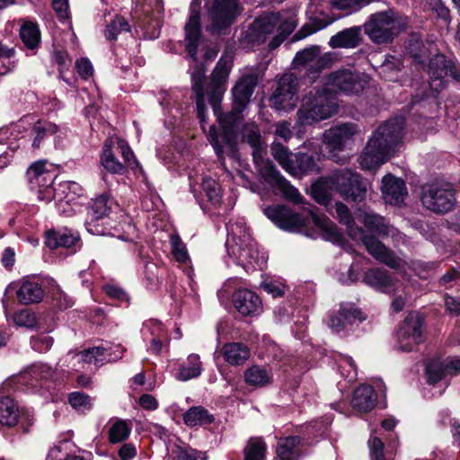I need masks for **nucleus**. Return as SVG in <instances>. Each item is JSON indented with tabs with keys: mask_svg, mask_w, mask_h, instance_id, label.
<instances>
[{
	"mask_svg": "<svg viewBox=\"0 0 460 460\" xmlns=\"http://www.w3.org/2000/svg\"><path fill=\"white\" fill-rule=\"evenodd\" d=\"M257 83V76L254 75L242 76L232 90L233 110L226 116L219 117L222 132L219 133L213 125L209 127L208 139L219 159L223 158L226 151L233 152L234 149L237 139V125L242 118V111L250 102Z\"/></svg>",
	"mask_w": 460,
	"mask_h": 460,
	"instance_id": "nucleus-1",
	"label": "nucleus"
},
{
	"mask_svg": "<svg viewBox=\"0 0 460 460\" xmlns=\"http://www.w3.org/2000/svg\"><path fill=\"white\" fill-rule=\"evenodd\" d=\"M403 118H394L382 124L368 140L359 157L363 169L371 170L385 163L402 143L404 136Z\"/></svg>",
	"mask_w": 460,
	"mask_h": 460,
	"instance_id": "nucleus-2",
	"label": "nucleus"
},
{
	"mask_svg": "<svg viewBox=\"0 0 460 460\" xmlns=\"http://www.w3.org/2000/svg\"><path fill=\"white\" fill-rule=\"evenodd\" d=\"M335 190L345 199L361 201L367 194V186L359 174L349 169L333 172L330 176L322 178L311 187L312 196L320 204L327 205L332 191Z\"/></svg>",
	"mask_w": 460,
	"mask_h": 460,
	"instance_id": "nucleus-3",
	"label": "nucleus"
},
{
	"mask_svg": "<svg viewBox=\"0 0 460 460\" xmlns=\"http://www.w3.org/2000/svg\"><path fill=\"white\" fill-rule=\"evenodd\" d=\"M27 175L31 188H38V196L40 200L49 202L55 199L58 200L57 208L60 213L66 216L73 214L74 208L70 204L72 199L64 196V193L72 187H76L75 183L64 181L59 183L58 188L56 189L53 186L56 174L46 168L44 162L34 163L28 169Z\"/></svg>",
	"mask_w": 460,
	"mask_h": 460,
	"instance_id": "nucleus-4",
	"label": "nucleus"
},
{
	"mask_svg": "<svg viewBox=\"0 0 460 460\" xmlns=\"http://www.w3.org/2000/svg\"><path fill=\"white\" fill-rule=\"evenodd\" d=\"M335 211L340 223L346 226L349 235L353 240H360L367 251L376 261L387 265L392 269H399L403 261L394 252L387 248L381 241L357 226L349 208L341 202H336Z\"/></svg>",
	"mask_w": 460,
	"mask_h": 460,
	"instance_id": "nucleus-5",
	"label": "nucleus"
},
{
	"mask_svg": "<svg viewBox=\"0 0 460 460\" xmlns=\"http://www.w3.org/2000/svg\"><path fill=\"white\" fill-rule=\"evenodd\" d=\"M408 24L405 16L392 9L371 14L364 23V32L375 44H388L394 41Z\"/></svg>",
	"mask_w": 460,
	"mask_h": 460,
	"instance_id": "nucleus-6",
	"label": "nucleus"
},
{
	"mask_svg": "<svg viewBox=\"0 0 460 460\" xmlns=\"http://www.w3.org/2000/svg\"><path fill=\"white\" fill-rule=\"evenodd\" d=\"M339 105L331 91L325 87L311 91L303 100L296 112L297 123L312 125L327 119L338 112Z\"/></svg>",
	"mask_w": 460,
	"mask_h": 460,
	"instance_id": "nucleus-7",
	"label": "nucleus"
},
{
	"mask_svg": "<svg viewBox=\"0 0 460 460\" xmlns=\"http://www.w3.org/2000/svg\"><path fill=\"white\" fill-rule=\"evenodd\" d=\"M420 199L422 206L438 215L452 210L456 204V190L446 181H433L420 187Z\"/></svg>",
	"mask_w": 460,
	"mask_h": 460,
	"instance_id": "nucleus-8",
	"label": "nucleus"
},
{
	"mask_svg": "<svg viewBox=\"0 0 460 460\" xmlns=\"http://www.w3.org/2000/svg\"><path fill=\"white\" fill-rule=\"evenodd\" d=\"M264 154L265 150L252 155L255 167L264 181L278 190L286 199L295 203L302 202V196L297 189L279 173L273 163L264 157Z\"/></svg>",
	"mask_w": 460,
	"mask_h": 460,
	"instance_id": "nucleus-9",
	"label": "nucleus"
},
{
	"mask_svg": "<svg viewBox=\"0 0 460 460\" xmlns=\"http://www.w3.org/2000/svg\"><path fill=\"white\" fill-rule=\"evenodd\" d=\"M368 83L369 76L364 73L341 69L328 75L325 85L331 92L350 95L361 93Z\"/></svg>",
	"mask_w": 460,
	"mask_h": 460,
	"instance_id": "nucleus-10",
	"label": "nucleus"
},
{
	"mask_svg": "<svg viewBox=\"0 0 460 460\" xmlns=\"http://www.w3.org/2000/svg\"><path fill=\"white\" fill-rule=\"evenodd\" d=\"M228 234L231 237V240L228 239L226 242L229 254L235 257L240 264H252L258 251L246 230H243L236 224H232Z\"/></svg>",
	"mask_w": 460,
	"mask_h": 460,
	"instance_id": "nucleus-11",
	"label": "nucleus"
},
{
	"mask_svg": "<svg viewBox=\"0 0 460 460\" xmlns=\"http://www.w3.org/2000/svg\"><path fill=\"white\" fill-rule=\"evenodd\" d=\"M428 74L430 82L429 87L431 92L438 93L445 88V77L450 75L454 80L460 83V66L447 59L443 54H437L432 57L428 65Z\"/></svg>",
	"mask_w": 460,
	"mask_h": 460,
	"instance_id": "nucleus-12",
	"label": "nucleus"
},
{
	"mask_svg": "<svg viewBox=\"0 0 460 460\" xmlns=\"http://www.w3.org/2000/svg\"><path fill=\"white\" fill-rule=\"evenodd\" d=\"M239 13L238 0H213L208 8L210 24L208 30L219 33L231 26Z\"/></svg>",
	"mask_w": 460,
	"mask_h": 460,
	"instance_id": "nucleus-13",
	"label": "nucleus"
},
{
	"mask_svg": "<svg viewBox=\"0 0 460 460\" xmlns=\"http://www.w3.org/2000/svg\"><path fill=\"white\" fill-rule=\"evenodd\" d=\"M333 60V55L331 52L321 54L319 47L311 46L298 51L293 59V64L295 67L305 66L307 76L314 79L322 70L330 67Z\"/></svg>",
	"mask_w": 460,
	"mask_h": 460,
	"instance_id": "nucleus-14",
	"label": "nucleus"
},
{
	"mask_svg": "<svg viewBox=\"0 0 460 460\" xmlns=\"http://www.w3.org/2000/svg\"><path fill=\"white\" fill-rule=\"evenodd\" d=\"M297 100V78L292 74H286L278 81L270 99V105L277 111H288L294 109Z\"/></svg>",
	"mask_w": 460,
	"mask_h": 460,
	"instance_id": "nucleus-15",
	"label": "nucleus"
},
{
	"mask_svg": "<svg viewBox=\"0 0 460 460\" xmlns=\"http://www.w3.org/2000/svg\"><path fill=\"white\" fill-rule=\"evenodd\" d=\"M423 321L418 313H411L400 325L397 341L401 350L411 351L422 341Z\"/></svg>",
	"mask_w": 460,
	"mask_h": 460,
	"instance_id": "nucleus-16",
	"label": "nucleus"
},
{
	"mask_svg": "<svg viewBox=\"0 0 460 460\" xmlns=\"http://www.w3.org/2000/svg\"><path fill=\"white\" fill-rule=\"evenodd\" d=\"M358 133L355 123L347 122L327 129L323 133V143L331 153V158L337 161L335 152L344 150L347 145L352 142L353 137Z\"/></svg>",
	"mask_w": 460,
	"mask_h": 460,
	"instance_id": "nucleus-17",
	"label": "nucleus"
},
{
	"mask_svg": "<svg viewBox=\"0 0 460 460\" xmlns=\"http://www.w3.org/2000/svg\"><path fill=\"white\" fill-rule=\"evenodd\" d=\"M358 217L365 227L372 233L383 238L391 237L395 243L404 242V235L380 215L373 211L360 209Z\"/></svg>",
	"mask_w": 460,
	"mask_h": 460,
	"instance_id": "nucleus-18",
	"label": "nucleus"
},
{
	"mask_svg": "<svg viewBox=\"0 0 460 460\" xmlns=\"http://www.w3.org/2000/svg\"><path fill=\"white\" fill-rule=\"evenodd\" d=\"M363 320L362 313L353 304L341 303L338 309L330 313L327 324L334 332H340Z\"/></svg>",
	"mask_w": 460,
	"mask_h": 460,
	"instance_id": "nucleus-19",
	"label": "nucleus"
},
{
	"mask_svg": "<svg viewBox=\"0 0 460 460\" xmlns=\"http://www.w3.org/2000/svg\"><path fill=\"white\" fill-rule=\"evenodd\" d=\"M363 282L380 292L396 294L402 291L405 293L403 285L383 269L367 270L363 276Z\"/></svg>",
	"mask_w": 460,
	"mask_h": 460,
	"instance_id": "nucleus-20",
	"label": "nucleus"
},
{
	"mask_svg": "<svg viewBox=\"0 0 460 460\" xmlns=\"http://www.w3.org/2000/svg\"><path fill=\"white\" fill-rule=\"evenodd\" d=\"M264 214L276 226L285 230L295 231L305 224L299 214L283 205L268 207L264 209Z\"/></svg>",
	"mask_w": 460,
	"mask_h": 460,
	"instance_id": "nucleus-21",
	"label": "nucleus"
},
{
	"mask_svg": "<svg viewBox=\"0 0 460 460\" xmlns=\"http://www.w3.org/2000/svg\"><path fill=\"white\" fill-rule=\"evenodd\" d=\"M111 200L104 195L92 201L85 219V226L89 233L96 235L103 234V228L96 224V222L108 216L111 210Z\"/></svg>",
	"mask_w": 460,
	"mask_h": 460,
	"instance_id": "nucleus-22",
	"label": "nucleus"
},
{
	"mask_svg": "<svg viewBox=\"0 0 460 460\" xmlns=\"http://www.w3.org/2000/svg\"><path fill=\"white\" fill-rule=\"evenodd\" d=\"M381 191L385 201L394 205L402 203L407 196L405 182L391 174L383 178Z\"/></svg>",
	"mask_w": 460,
	"mask_h": 460,
	"instance_id": "nucleus-23",
	"label": "nucleus"
},
{
	"mask_svg": "<svg viewBox=\"0 0 460 460\" xmlns=\"http://www.w3.org/2000/svg\"><path fill=\"white\" fill-rule=\"evenodd\" d=\"M234 305L243 315H252L257 314L261 306L260 297L251 290H237L233 296Z\"/></svg>",
	"mask_w": 460,
	"mask_h": 460,
	"instance_id": "nucleus-24",
	"label": "nucleus"
},
{
	"mask_svg": "<svg viewBox=\"0 0 460 460\" xmlns=\"http://www.w3.org/2000/svg\"><path fill=\"white\" fill-rule=\"evenodd\" d=\"M279 17L275 13L258 17L250 28V36L258 43L266 40L267 36L277 30Z\"/></svg>",
	"mask_w": 460,
	"mask_h": 460,
	"instance_id": "nucleus-25",
	"label": "nucleus"
},
{
	"mask_svg": "<svg viewBox=\"0 0 460 460\" xmlns=\"http://www.w3.org/2000/svg\"><path fill=\"white\" fill-rule=\"evenodd\" d=\"M200 38V14L199 11L191 9L188 22L185 25V39L188 41L186 51L196 60L197 48Z\"/></svg>",
	"mask_w": 460,
	"mask_h": 460,
	"instance_id": "nucleus-26",
	"label": "nucleus"
},
{
	"mask_svg": "<svg viewBox=\"0 0 460 460\" xmlns=\"http://www.w3.org/2000/svg\"><path fill=\"white\" fill-rule=\"evenodd\" d=\"M16 296L21 304L31 305L40 303L45 292L41 285L33 279H23L20 288L16 290Z\"/></svg>",
	"mask_w": 460,
	"mask_h": 460,
	"instance_id": "nucleus-27",
	"label": "nucleus"
},
{
	"mask_svg": "<svg viewBox=\"0 0 460 460\" xmlns=\"http://www.w3.org/2000/svg\"><path fill=\"white\" fill-rule=\"evenodd\" d=\"M361 27L355 26L345 29L333 35L330 40L329 45L332 49L346 48L353 49L356 48L361 40Z\"/></svg>",
	"mask_w": 460,
	"mask_h": 460,
	"instance_id": "nucleus-28",
	"label": "nucleus"
},
{
	"mask_svg": "<svg viewBox=\"0 0 460 460\" xmlns=\"http://www.w3.org/2000/svg\"><path fill=\"white\" fill-rule=\"evenodd\" d=\"M79 240V235L68 229L49 230L46 232L45 243L50 249L58 247L70 248L75 246Z\"/></svg>",
	"mask_w": 460,
	"mask_h": 460,
	"instance_id": "nucleus-29",
	"label": "nucleus"
},
{
	"mask_svg": "<svg viewBox=\"0 0 460 460\" xmlns=\"http://www.w3.org/2000/svg\"><path fill=\"white\" fill-rule=\"evenodd\" d=\"M376 403V396L370 385H361L354 392L351 405L361 412H367L374 409Z\"/></svg>",
	"mask_w": 460,
	"mask_h": 460,
	"instance_id": "nucleus-30",
	"label": "nucleus"
},
{
	"mask_svg": "<svg viewBox=\"0 0 460 460\" xmlns=\"http://www.w3.org/2000/svg\"><path fill=\"white\" fill-rule=\"evenodd\" d=\"M276 452L281 460H297L303 453L301 438L297 436L280 438Z\"/></svg>",
	"mask_w": 460,
	"mask_h": 460,
	"instance_id": "nucleus-31",
	"label": "nucleus"
},
{
	"mask_svg": "<svg viewBox=\"0 0 460 460\" xmlns=\"http://www.w3.org/2000/svg\"><path fill=\"white\" fill-rule=\"evenodd\" d=\"M275 14H278L279 17L277 25L278 34L269 44L270 49H277L293 32L296 26L294 15L288 13H275Z\"/></svg>",
	"mask_w": 460,
	"mask_h": 460,
	"instance_id": "nucleus-32",
	"label": "nucleus"
},
{
	"mask_svg": "<svg viewBox=\"0 0 460 460\" xmlns=\"http://www.w3.org/2000/svg\"><path fill=\"white\" fill-rule=\"evenodd\" d=\"M317 171V165L313 155L297 153L294 155L288 172L294 176H300Z\"/></svg>",
	"mask_w": 460,
	"mask_h": 460,
	"instance_id": "nucleus-33",
	"label": "nucleus"
},
{
	"mask_svg": "<svg viewBox=\"0 0 460 460\" xmlns=\"http://www.w3.org/2000/svg\"><path fill=\"white\" fill-rule=\"evenodd\" d=\"M222 354L226 361L231 365H242L250 356L248 348L238 342L225 344Z\"/></svg>",
	"mask_w": 460,
	"mask_h": 460,
	"instance_id": "nucleus-34",
	"label": "nucleus"
},
{
	"mask_svg": "<svg viewBox=\"0 0 460 460\" xmlns=\"http://www.w3.org/2000/svg\"><path fill=\"white\" fill-rule=\"evenodd\" d=\"M215 418L201 406L190 407L183 415L184 423L189 427L210 424Z\"/></svg>",
	"mask_w": 460,
	"mask_h": 460,
	"instance_id": "nucleus-35",
	"label": "nucleus"
},
{
	"mask_svg": "<svg viewBox=\"0 0 460 460\" xmlns=\"http://www.w3.org/2000/svg\"><path fill=\"white\" fill-rule=\"evenodd\" d=\"M18 407L13 400L8 396L0 398V423L4 426L13 427L18 422Z\"/></svg>",
	"mask_w": 460,
	"mask_h": 460,
	"instance_id": "nucleus-36",
	"label": "nucleus"
},
{
	"mask_svg": "<svg viewBox=\"0 0 460 460\" xmlns=\"http://www.w3.org/2000/svg\"><path fill=\"white\" fill-rule=\"evenodd\" d=\"M131 423L125 420H115L108 429V440L111 444H118L127 440L131 433Z\"/></svg>",
	"mask_w": 460,
	"mask_h": 460,
	"instance_id": "nucleus-37",
	"label": "nucleus"
},
{
	"mask_svg": "<svg viewBox=\"0 0 460 460\" xmlns=\"http://www.w3.org/2000/svg\"><path fill=\"white\" fill-rule=\"evenodd\" d=\"M243 137L252 148V155L265 150L260 129L255 123L248 122L244 125Z\"/></svg>",
	"mask_w": 460,
	"mask_h": 460,
	"instance_id": "nucleus-38",
	"label": "nucleus"
},
{
	"mask_svg": "<svg viewBox=\"0 0 460 460\" xmlns=\"http://www.w3.org/2000/svg\"><path fill=\"white\" fill-rule=\"evenodd\" d=\"M201 371L202 364L199 360V357L196 354H192L189 356L187 362L181 367L177 379L187 381L199 376Z\"/></svg>",
	"mask_w": 460,
	"mask_h": 460,
	"instance_id": "nucleus-39",
	"label": "nucleus"
},
{
	"mask_svg": "<svg viewBox=\"0 0 460 460\" xmlns=\"http://www.w3.org/2000/svg\"><path fill=\"white\" fill-rule=\"evenodd\" d=\"M20 36L23 44L30 49H34L40 42V29L31 22L23 23L20 30Z\"/></svg>",
	"mask_w": 460,
	"mask_h": 460,
	"instance_id": "nucleus-40",
	"label": "nucleus"
},
{
	"mask_svg": "<svg viewBox=\"0 0 460 460\" xmlns=\"http://www.w3.org/2000/svg\"><path fill=\"white\" fill-rule=\"evenodd\" d=\"M244 379L250 385L263 386L270 382L271 375L262 367L252 366L244 372Z\"/></svg>",
	"mask_w": 460,
	"mask_h": 460,
	"instance_id": "nucleus-41",
	"label": "nucleus"
},
{
	"mask_svg": "<svg viewBox=\"0 0 460 460\" xmlns=\"http://www.w3.org/2000/svg\"><path fill=\"white\" fill-rule=\"evenodd\" d=\"M232 68V60L229 57H222L212 73V85L224 87Z\"/></svg>",
	"mask_w": 460,
	"mask_h": 460,
	"instance_id": "nucleus-42",
	"label": "nucleus"
},
{
	"mask_svg": "<svg viewBox=\"0 0 460 460\" xmlns=\"http://www.w3.org/2000/svg\"><path fill=\"white\" fill-rule=\"evenodd\" d=\"M313 219L315 225L324 232V238L332 243H339L341 240V234L336 225L326 217H319L313 214Z\"/></svg>",
	"mask_w": 460,
	"mask_h": 460,
	"instance_id": "nucleus-43",
	"label": "nucleus"
},
{
	"mask_svg": "<svg viewBox=\"0 0 460 460\" xmlns=\"http://www.w3.org/2000/svg\"><path fill=\"white\" fill-rule=\"evenodd\" d=\"M265 453L264 441L259 438H251L244 448V460H263Z\"/></svg>",
	"mask_w": 460,
	"mask_h": 460,
	"instance_id": "nucleus-44",
	"label": "nucleus"
},
{
	"mask_svg": "<svg viewBox=\"0 0 460 460\" xmlns=\"http://www.w3.org/2000/svg\"><path fill=\"white\" fill-rule=\"evenodd\" d=\"M101 164L111 173H122L124 172L123 164L114 156L111 149L107 145L103 148Z\"/></svg>",
	"mask_w": 460,
	"mask_h": 460,
	"instance_id": "nucleus-45",
	"label": "nucleus"
},
{
	"mask_svg": "<svg viewBox=\"0 0 460 460\" xmlns=\"http://www.w3.org/2000/svg\"><path fill=\"white\" fill-rule=\"evenodd\" d=\"M271 154L280 166L288 172L291 164L294 155L287 147L278 142H273L271 146Z\"/></svg>",
	"mask_w": 460,
	"mask_h": 460,
	"instance_id": "nucleus-46",
	"label": "nucleus"
},
{
	"mask_svg": "<svg viewBox=\"0 0 460 460\" xmlns=\"http://www.w3.org/2000/svg\"><path fill=\"white\" fill-rule=\"evenodd\" d=\"M78 360L88 364L98 365L105 359V349L102 347H93L84 349L76 354Z\"/></svg>",
	"mask_w": 460,
	"mask_h": 460,
	"instance_id": "nucleus-47",
	"label": "nucleus"
},
{
	"mask_svg": "<svg viewBox=\"0 0 460 460\" xmlns=\"http://www.w3.org/2000/svg\"><path fill=\"white\" fill-rule=\"evenodd\" d=\"M446 363L438 359L430 361L426 367V375L429 384H436L443 378L447 373L445 369Z\"/></svg>",
	"mask_w": 460,
	"mask_h": 460,
	"instance_id": "nucleus-48",
	"label": "nucleus"
},
{
	"mask_svg": "<svg viewBox=\"0 0 460 460\" xmlns=\"http://www.w3.org/2000/svg\"><path fill=\"white\" fill-rule=\"evenodd\" d=\"M53 370L52 368L43 363H38L32 365L26 372V377L30 379L31 382L33 380L39 381V380H47L53 376Z\"/></svg>",
	"mask_w": 460,
	"mask_h": 460,
	"instance_id": "nucleus-49",
	"label": "nucleus"
},
{
	"mask_svg": "<svg viewBox=\"0 0 460 460\" xmlns=\"http://www.w3.org/2000/svg\"><path fill=\"white\" fill-rule=\"evenodd\" d=\"M201 186L208 200L213 205H219L221 202V190L219 184L211 178H205Z\"/></svg>",
	"mask_w": 460,
	"mask_h": 460,
	"instance_id": "nucleus-50",
	"label": "nucleus"
},
{
	"mask_svg": "<svg viewBox=\"0 0 460 460\" xmlns=\"http://www.w3.org/2000/svg\"><path fill=\"white\" fill-rule=\"evenodd\" d=\"M130 29L128 22L120 16H116L106 27L105 37L109 40H115L122 31H128Z\"/></svg>",
	"mask_w": 460,
	"mask_h": 460,
	"instance_id": "nucleus-51",
	"label": "nucleus"
},
{
	"mask_svg": "<svg viewBox=\"0 0 460 460\" xmlns=\"http://www.w3.org/2000/svg\"><path fill=\"white\" fill-rule=\"evenodd\" d=\"M58 131L57 125L50 122H41L38 121L34 124L32 128V132L34 134V139L32 146L38 147L40 146V140L47 135H53Z\"/></svg>",
	"mask_w": 460,
	"mask_h": 460,
	"instance_id": "nucleus-52",
	"label": "nucleus"
},
{
	"mask_svg": "<svg viewBox=\"0 0 460 460\" xmlns=\"http://www.w3.org/2000/svg\"><path fill=\"white\" fill-rule=\"evenodd\" d=\"M170 243L172 245V253L175 260L181 263H187L190 261V257L185 244L181 242L180 236L177 234L172 235Z\"/></svg>",
	"mask_w": 460,
	"mask_h": 460,
	"instance_id": "nucleus-53",
	"label": "nucleus"
},
{
	"mask_svg": "<svg viewBox=\"0 0 460 460\" xmlns=\"http://www.w3.org/2000/svg\"><path fill=\"white\" fill-rule=\"evenodd\" d=\"M206 68L203 64H195L191 72L192 89L195 94H201L203 92V80Z\"/></svg>",
	"mask_w": 460,
	"mask_h": 460,
	"instance_id": "nucleus-54",
	"label": "nucleus"
},
{
	"mask_svg": "<svg viewBox=\"0 0 460 460\" xmlns=\"http://www.w3.org/2000/svg\"><path fill=\"white\" fill-rule=\"evenodd\" d=\"M51 297L53 304L60 308L66 309L73 305V300L68 296L60 288H53L51 291Z\"/></svg>",
	"mask_w": 460,
	"mask_h": 460,
	"instance_id": "nucleus-55",
	"label": "nucleus"
},
{
	"mask_svg": "<svg viewBox=\"0 0 460 460\" xmlns=\"http://www.w3.org/2000/svg\"><path fill=\"white\" fill-rule=\"evenodd\" d=\"M69 403L75 409H90L91 397L81 392H74L69 394Z\"/></svg>",
	"mask_w": 460,
	"mask_h": 460,
	"instance_id": "nucleus-56",
	"label": "nucleus"
},
{
	"mask_svg": "<svg viewBox=\"0 0 460 460\" xmlns=\"http://www.w3.org/2000/svg\"><path fill=\"white\" fill-rule=\"evenodd\" d=\"M53 341L52 337L41 334L37 337H32L31 340V345L34 350L46 352L52 347Z\"/></svg>",
	"mask_w": 460,
	"mask_h": 460,
	"instance_id": "nucleus-57",
	"label": "nucleus"
},
{
	"mask_svg": "<svg viewBox=\"0 0 460 460\" xmlns=\"http://www.w3.org/2000/svg\"><path fill=\"white\" fill-rule=\"evenodd\" d=\"M213 91L209 95V103L214 110L215 115L217 117V120L219 121V117H224L226 115L220 113V102L222 101L223 93L226 90L225 87L213 86Z\"/></svg>",
	"mask_w": 460,
	"mask_h": 460,
	"instance_id": "nucleus-58",
	"label": "nucleus"
},
{
	"mask_svg": "<svg viewBox=\"0 0 460 460\" xmlns=\"http://www.w3.org/2000/svg\"><path fill=\"white\" fill-rule=\"evenodd\" d=\"M372 0H332V6L338 10L352 11Z\"/></svg>",
	"mask_w": 460,
	"mask_h": 460,
	"instance_id": "nucleus-59",
	"label": "nucleus"
},
{
	"mask_svg": "<svg viewBox=\"0 0 460 460\" xmlns=\"http://www.w3.org/2000/svg\"><path fill=\"white\" fill-rule=\"evenodd\" d=\"M151 324H152V328H153V330L151 331V333L153 335H156V337L152 340L150 349L154 353L157 354L160 352V350L162 349V341H161L162 333L161 332H163V326L157 321H151Z\"/></svg>",
	"mask_w": 460,
	"mask_h": 460,
	"instance_id": "nucleus-60",
	"label": "nucleus"
},
{
	"mask_svg": "<svg viewBox=\"0 0 460 460\" xmlns=\"http://www.w3.org/2000/svg\"><path fill=\"white\" fill-rule=\"evenodd\" d=\"M15 324L22 327H33L35 325V316L29 310H21L13 316Z\"/></svg>",
	"mask_w": 460,
	"mask_h": 460,
	"instance_id": "nucleus-61",
	"label": "nucleus"
},
{
	"mask_svg": "<svg viewBox=\"0 0 460 460\" xmlns=\"http://www.w3.org/2000/svg\"><path fill=\"white\" fill-rule=\"evenodd\" d=\"M427 5L434 11L437 15L445 20H450V12L447 7H446L441 0H426Z\"/></svg>",
	"mask_w": 460,
	"mask_h": 460,
	"instance_id": "nucleus-62",
	"label": "nucleus"
},
{
	"mask_svg": "<svg viewBox=\"0 0 460 460\" xmlns=\"http://www.w3.org/2000/svg\"><path fill=\"white\" fill-rule=\"evenodd\" d=\"M75 67L79 75L84 79L89 78L93 74V66L91 62L85 58L78 59L75 62Z\"/></svg>",
	"mask_w": 460,
	"mask_h": 460,
	"instance_id": "nucleus-63",
	"label": "nucleus"
},
{
	"mask_svg": "<svg viewBox=\"0 0 460 460\" xmlns=\"http://www.w3.org/2000/svg\"><path fill=\"white\" fill-rule=\"evenodd\" d=\"M177 458L178 460H207L205 453L198 452L192 448L180 449Z\"/></svg>",
	"mask_w": 460,
	"mask_h": 460,
	"instance_id": "nucleus-64",
	"label": "nucleus"
}]
</instances>
